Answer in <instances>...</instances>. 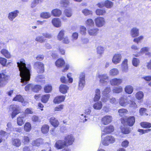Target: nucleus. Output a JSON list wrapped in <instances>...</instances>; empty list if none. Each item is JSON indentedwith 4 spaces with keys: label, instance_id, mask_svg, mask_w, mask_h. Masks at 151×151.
<instances>
[{
    "label": "nucleus",
    "instance_id": "nucleus-1",
    "mask_svg": "<svg viewBox=\"0 0 151 151\" xmlns=\"http://www.w3.org/2000/svg\"><path fill=\"white\" fill-rule=\"evenodd\" d=\"M17 66L20 71V75L21 77V82L22 83V86H24L27 83V81L30 79V70L31 69L30 66V67H26L25 63V60L22 59V61L17 63Z\"/></svg>",
    "mask_w": 151,
    "mask_h": 151
},
{
    "label": "nucleus",
    "instance_id": "nucleus-2",
    "mask_svg": "<svg viewBox=\"0 0 151 151\" xmlns=\"http://www.w3.org/2000/svg\"><path fill=\"white\" fill-rule=\"evenodd\" d=\"M120 121L122 124L132 127L135 122V118L134 116H125L124 118H121Z\"/></svg>",
    "mask_w": 151,
    "mask_h": 151
},
{
    "label": "nucleus",
    "instance_id": "nucleus-3",
    "mask_svg": "<svg viewBox=\"0 0 151 151\" xmlns=\"http://www.w3.org/2000/svg\"><path fill=\"white\" fill-rule=\"evenodd\" d=\"M33 68L38 73H42L45 72L44 65L42 62H35L34 64Z\"/></svg>",
    "mask_w": 151,
    "mask_h": 151
},
{
    "label": "nucleus",
    "instance_id": "nucleus-4",
    "mask_svg": "<svg viewBox=\"0 0 151 151\" xmlns=\"http://www.w3.org/2000/svg\"><path fill=\"white\" fill-rule=\"evenodd\" d=\"M9 76L3 73H0V88L4 86L8 83Z\"/></svg>",
    "mask_w": 151,
    "mask_h": 151
},
{
    "label": "nucleus",
    "instance_id": "nucleus-5",
    "mask_svg": "<svg viewBox=\"0 0 151 151\" xmlns=\"http://www.w3.org/2000/svg\"><path fill=\"white\" fill-rule=\"evenodd\" d=\"M85 74L84 73H81L79 75L78 88L80 90L83 89L85 84Z\"/></svg>",
    "mask_w": 151,
    "mask_h": 151
},
{
    "label": "nucleus",
    "instance_id": "nucleus-6",
    "mask_svg": "<svg viewBox=\"0 0 151 151\" xmlns=\"http://www.w3.org/2000/svg\"><path fill=\"white\" fill-rule=\"evenodd\" d=\"M74 137L71 134L66 136L64 138V142L66 147L72 145L74 142Z\"/></svg>",
    "mask_w": 151,
    "mask_h": 151
},
{
    "label": "nucleus",
    "instance_id": "nucleus-7",
    "mask_svg": "<svg viewBox=\"0 0 151 151\" xmlns=\"http://www.w3.org/2000/svg\"><path fill=\"white\" fill-rule=\"evenodd\" d=\"M115 141V138L112 136L106 137L102 141V144L104 145L107 146L109 143H113Z\"/></svg>",
    "mask_w": 151,
    "mask_h": 151
},
{
    "label": "nucleus",
    "instance_id": "nucleus-8",
    "mask_svg": "<svg viewBox=\"0 0 151 151\" xmlns=\"http://www.w3.org/2000/svg\"><path fill=\"white\" fill-rule=\"evenodd\" d=\"M96 26L99 27L103 26L105 24V21L104 18L101 17H99L95 19L94 20Z\"/></svg>",
    "mask_w": 151,
    "mask_h": 151
},
{
    "label": "nucleus",
    "instance_id": "nucleus-9",
    "mask_svg": "<svg viewBox=\"0 0 151 151\" xmlns=\"http://www.w3.org/2000/svg\"><path fill=\"white\" fill-rule=\"evenodd\" d=\"M12 112L11 114L12 118H14L17 114L21 112V109L18 106H14L12 107Z\"/></svg>",
    "mask_w": 151,
    "mask_h": 151
},
{
    "label": "nucleus",
    "instance_id": "nucleus-10",
    "mask_svg": "<svg viewBox=\"0 0 151 151\" xmlns=\"http://www.w3.org/2000/svg\"><path fill=\"white\" fill-rule=\"evenodd\" d=\"M98 77L99 79V81L102 84H107L109 80V77L107 74L99 75Z\"/></svg>",
    "mask_w": 151,
    "mask_h": 151
},
{
    "label": "nucleus",
    "instance_id": "nucleus-11",
    "mask_svg": "<svg viewBox=\"0 0 151 151\" xmlns=\"http://www.w3.org/2000/svg\"><path fill=\"white\" fill-rule=\"evenodd\" d=\"M112 118L111 116L106 115L103 116L101 119V122L104 125H107L112 121Z\"/></svg>",
    "mask_w": 151,
    "mask_h": 151
},
{
    "label": "nucleus",
    "instance_id": "nucleus-12",
    "mask_svg": "<svg viewBox=\"0 0 151 151\" xmlns=\"http://www.w3.org/2000/svg\"><path fill=\"white\" fill-rule=\"evenodd\" d=\"M123 81L122 78H115L111 79L110 81V83L112 86H119L122 83Z\"/></svg>",
    "mask_w": 151,
    "mask_h": 151
},
{
    "label": "nucleus",
    "instance_id": "nucleus-13",
    "mask_svg": "<svg viewBox=\"0 0 151 151\" xmlns=\"http://www.w3.org/2000/svg\"><path fill=\"white\" fill-rule=\"evenodd\" d=\"M122 55L120 54H115L112 59V62L115 64L119 63L121 60Z\"/></svg>",
    "mask_w": 151,
    "mask_h": 151
},
{
    "label": "nucleus",
    "instance_id": "nucleus-14",
    "mask_svg": "<svg viewBox=\"0 0 151 151\" xmlns=\"http://www.w3.org/2000/svg\"><path fill=\"white\" fill-rule=\"evenodd\" d=\"M149 48L147 47H145L142 48L140 50V51L138 53V54L135 55H133L136 57H138L140 53H143L146 52H147L146 53V55H148L150 56H151V53L149 52Z\"/></svg>",
    "mask_w": 151,
    "mask_h": 151
},
{
    "label": "nucleus",
    "instance_id": "nucleus-15",
    "mask_svg": "<svg viewBox=\"0 0 151 151\" xmlns=\"http://www.w3.org/2000/svg\"><path fill=\"white\" fill-rule=\"evenodd\" d=\"M49 122L50 124L54 127H57L60 124L58 120L53 116L51 117L49 119Z\"/></svg>",
    "mask_w": 151,
    "mask_h": 151
},
{
    "label": "nucleus",
    "instance_id": "nucleus-16",
    "mask_svg": "<svg viewBox=\"0 0 151 151\" xmlns=\"http://www.w3.org/2000/svg\"><path fill=\"white\" fill-rule=\"evenodd\" d=\"M55 147L58 149H61L66 147V146L63 140H59L56 142Z\"/></svg>",
    "mask_w": 151,
    "mask_h": 151
},
{
    "label": "nucleus",
    "instance_id": "nucleus-17",
    "mask_svg": "<svg viewBox=\"0 0 151 151\" xmlns=\"http://www.w3.org/2000/svg\"><path fill=\"white\" fill-rule=\"evenodd\" d=\"M55 64L57 68H62L64 66L65 62L63 59L60 58L57 60Z\"/></svg>",
    "mask_w": 151,
    "mask_h": 151
},
{
    "label": "nucleus",
    "instance_id": "nucleus-18",
    "mask_svg": "<svg viewBox=\"0 0 151 151\" xmlns=\"http://www.w3.org/2000/svg\"><path fill=\"white\" fill-rule=\"evenodd\" d=\"M65 99L64 96H58L55 97L53 99V102L55 104H58L63 101Z\"/></svg>",
    "mask_w": 151,
    "mask_h": 151
},
{
    "label": "nucleus",
    "instance_id": "nucleus-19",
    "mask_svg": "<svg viewBox=\"0 0 151 151\" xmlns=\"http://www.w3.org/2000/svg\"><path fill=\"white\" fill-rule=\"evenodd\" d=\"M43 139L41 138H39L32 141V145L33 146L39 147L44 143Z\"/></svg>",
    "mask_w": 151,
    "mask_h": 151
},
{
    "label": "nucleus",
    "instance_id": "nucleus-20",
    "mask_svg": "<svg viewBox=\"0 0 151 151\" xmlns=\"http://www.w3.org/2000/svg\"><path fill=\"white\" fill-rule=\"evenodd\" d=\"M130 35L132 37L138 36L139 35V29L136 27H133L130 30Z\"/></svg>",
    "mask_w": 151,
    "mask_h": 151
},
{
    "label": "nucleus",
    "instance_id": "nucleus-21",
    "mask_svg": "<svg viewBox=\"0 0 151 151\" xmlns=\"http://www.w3.org/2000/svg\"><path fill=\"white\" fill-rule=\"evenodd\" d=\"M52 23L54 27L57 28L60 27L61 26V22L58 18H55L53 19Z\"/></svg>",
    "mask_w": 151,
    "mask_h": 151
},
{
    "label": "nucleus",
    "instance_id": "nucleus-22",
    "mask_svg": "<svg viewBox=\"0 0 151 151\" xmlns=\"http://www.w3.org/2000/svg\"><path fill=\"white\" fill-rule=\"evenodd\" d=\"M129 101L127 98H125L124 96L121 97L119 99V103L120 105L123 106L127 105L129 103Z\"/></svg>",
    "mask_w": 151,
    "mask_h": 151
},
{
    "label": "nucleus",
    "instance_id": "nucleus-23",
    "mask_svg": "<svg viewBox=\"0 0 151 151\" xmlns=\"http://www.w3.org/2000/svg\"><path fill=\"white\" fill-rule=\"evenodd\" d=\"M114 130L113 126L110 125L105 127L104 129L103 132L105 134H109L113 132Z\"/></svg>",
    "mask_w": 151,
    "mask_h": 151
},
{
    "label": "nucleus",
    "instance_id": "nucleus-24",
    "mask_svg": "<svg viewBox=\"0 0 151 151\" xmlns=\"http://www.w3.org/2000/svg\"><path fill=\"white\" fill-rule=\"evenodd\" d=\"M99 29L96 28L90 29L88 30L89 35L92 36H96L99 33Z\"/></svg>",
    "mask_w": 151,
    "mask_h": 151
},
{
    "label": "nucleus",
    "instance_id": "nucleus-25",
    "mask_svg": "<svg viewBox=\"0 0 151 151\" xmlns=\"http://www.w3.org/2000/svg\"><path fill=\"white\" fill-rule=\"evenodd\" d=\"M19 11L18 10H15L13 12H10L9 14L8 18L11 21H12L18 16Z\"/></svg>",
    "mask_w": 151,
    "mask_h": 151
},
{
    "label": "nucleus",
    "instance_id": "nucleus-26",
    "mask_svg": "<svg viewBox=\"0 0 151 151\" xmlns=\"http://www.w3.org/2000/svg\"><path fill=\"white\" fill-rule=\"evenodd\" d=\"M69 87L65 84H61L59 87V91L63 94H65L69 89Z\"/></svg>",
    "mask_w": 151,
    "mask_h": 151
},
{
    "label": "nucleus",
    "instance_id": "nucleus-27",
    "mask_svg": "<svg viewBox=\"0 0 151 151\" xmlns=\"http://www.w3.org/2000/svg\"><path fill=\"white\" fill-rule=\"evenodd\" d=\"M13 101H18L23 103L24 104H26L27 102L24 101V99L22 96L20 94L17 95L13 99Z\"/></svg>",
    "mask_w": 151,
    "mask_h": 151
},
{
    "label": "nucleus",
    "instance_id": "nucleus-28",
    "mask_svg": "<svg viewBox=\"0 0 151 151\" xmlns=\"http://www.w3.org/2000/svg\"><path fill=\"white\" fill-rule=\"evenodd\" d=\"M12 144L17 147L20 146L22 144L21 140L19 138H14L12 139Z\"/></svg>",
    "mask_w": 151,
    "mask_h": 151
},
{
    "label": "nucleus",
    "instance_id": "nucleus-29",
    "mask_svg": "<svg viewBox=\"0 0 151 151\" xmlns=\"http://www.w3.org/2000/svg\"><path fill=\"white\" fill-rule=\"evenodd\" d=\"M128 60L127 59H125L123 61L121 66L122 71L124 72H127L128 70Z\"/></svg>",
    "mask_w": 151,
    "mask_h": 151
},
{
    "label": "nucleus",
    "instance_id": "nucleus-30",
    "mask_svg": "<svg viewBox=\"0 0 151 151\" xmlns=\"http://www.w3.org/2000/svg\"><path fill=\"white\" fill-rule=\"evenodd\" d=\"M50 127L47 124H44L43 125L41 128V131L43 134H47L49 132Z\"/></svg>",
    "mask_w": 151,
    "mask_h": 151
},
{
    "label": "nucleus",
    "instance_id": "nucleus-31",
    "mask_svg": "<svg viewBox=\"0 0 151 151\" xmlns=\"http://www.w3.org/2000/svg\"><path fill=\"white\" fill-rule=\"evenodd\" d=\"M101 92L99 89H96L95 90V94L93 99V101L96 102L98 101L101 98Z\"/></svg>",
    "mask_w": 151,
    "mask_h": 151
},
{
    "label": "nucleus",
    "instance_id": "nucleus-32",
    "mask_svg": "<svg viewBox=\"0 0 151 151\" xmlns=\"http://www.w3.org/2000/svg\"><path fill=\"white\" fill-rule=\"evenodd\" d=\"M50 97V94H47L43 95L41 97V101L43 103H46L48 101Z\"/></svg>",
    "mask_w": 151,
    "mask_h": 151
},
{
    "label": "nucleus",
    "instance_id": "nucleus-33",
    "mask_svg": "<svg viewBox=\"0 0 151 151\" xmlns=\"http://www.w3.org/2000/svg\"><path fill=\"white\" fill-rule=\"evenodd\" d=\"M51 14L53 16L58 17L61 15L62 12L59 9H55L52 11Z\"/></svg>",
    "mask_w": 151,
    "mask_h": 151
},
{
    "label": "nucleus",
    "instance_id": "nucleus-34",
    "mask_svg": "<svg viewBox=\"0 0 151 151\" xmlns=\"http://www.w3.org/2000/svg\"><path fill=\"white\" fill-rule=\"evenodd\" d=\"M140 126L144 128H150L151 127V123L147 122H143L140 123Z\"/></svg>",
    "mask_w": 151,
    "mask_h": 151
},
{
    "label": "nucleus",
    "instance_id": "nucleus-35",
    "mask_svg": "<svg viewBox=\"0 0 151 151\" xmlns=\"http://www.w3.org/2000/svg\"><path fill=\"white\" fill-rule=\"evenodd\" d=\"M44 91L45 93H48L52 90V87L51 84H48L45 85L44 87Z\"/></svg>",
    "mask_w": 151,
    "mask_h": 151
},
{
    "label": "nucleus",
    "instance_id": "nucleus-36",
    "mask_svg": "<svg viewBox=\"0 0 151 151\" xmlns=\"http://www.w3.org/2000/svg\"><path fill=\"white\" fill-rule=\"evenodd\" d=\"M42 88V86L40 85H32V91L35 92L37 93L40 91Z\"/></svg>",
    "mask_w": 151,
    "mask_h": 151
},
{
    "label": "nucleus",
    "instance_id": "nucleus-37",
    "mask_svg": "<svg viewBox=\"0 0 151 151\" xmlns=\"http://www.w3.org/2000/svg\"><path fill=\"white\" fill-rule=\"evenodd\" d=\"M25 117V116H19L17 118V123L18 125L20 126H22L24 123L23 119Z\"/></svg>",
    "mask_w": 151,
    "mask_h": 151
},
{
    "label": "nucleus",
    "instance_id": "nucleus-38",
    "mask_svg": "<svg viewBox=\"0 0 151 151\" xmlns=\"http://www.w3.org/2000/svg\"><path fill=\"white\" fill-rule=\"evenodd\" d=\"M1 52L6 58H11V55L7 50L5 49H3L1 50Z\"/></svg>",
    "mask_w": 151,
    "mask_h": 151
},
{
    "label": "nucleus",
    "instance_id": "nucleus-39",
    "mask_svg": "<svg viewBox=\"0 0 151 151\" xmlns=\"http://www.w3.org/2000/svg\"><path fill=\"white\" fill-rule=\"evenodd\" d=\"M24 129L26 132H30L32 129L31 124L29 122H27L24 125Z\"/></svg>",
    "mask_w": 151,
    "mask_h": 151
},
{
    "label": "nucleus",
    "instance_id": "nucleus-40",
    "mask_svg": "<svg viewBox=\"0 0 151 151\" xmlns=\"http://www.w3.org/2000/svg\"><path fill=\"white\" fill-rule=\"evenodd\" d=\"M124 91L126 93L128 94H131L133 91V87L130 85L126 86L124 88Z\"/></svg>",
    "mask_w": 151,
    "mask_h": 151
},
{
    "label": "nucleus",
    "instance_id": "nucleus-41",
    "mask_svg": "<svg viewBox=\"0 0 151 151\" xmlns=\"http://www.w3.org/2000/svg\"><path fill=\"white\" fill-rule=\"evenodd\" d=\"M65 31L64 29L61 30L59 32L57 35L58 39L59 41H61L63 39L65 35Z\"/></svg>",
    "mask_w": 151,
    "mask_h": 151
},
{
    "label": "nucleus",
    "instance_id": "nucleus-42",
    "mask_svg": "<svg viewBox=\"0 0 151 151\" xmlns=\"http://www.w3.org/2000/svg\"><path fill=\"white\" fill-rule=\"evenodd\" d=\"M120 130L122 133L124 134H129L130 131L129 128L127 127H121Z\"/></svg>",
    "mask_w": 151,
    "mask_h": 151
},
{
    "label": "nucleus",
    "instance_id": "nucleus-43",
    "mask_svg": "<svg viewBox=\"0 0 151 151\" xmlns=\"http://www.w3.org/2000/svg\"><path fill=\"white\" fill-rule=\"evenodd\" d=\"M102 107V103L100 101L95 103L93 105V107L95 109L100 110L101 109Z\"/></svg>",
    "mask_w": 151,
    "mask_h": 151
},
{
    "label": "nucleus",
    "instance_id": "nucleus-44",
    "mask_svg": "<svg viewBox=\"0 0 151 151\" xmlns=\"http://www.w3.org/2000/svg\"><path fill=\"white\" fill-rule=\"evenodd\" d=\"M96 14L97 15H103L105 14L106 11L104 9H97L95 11Z\"/></svg>",
    "mask_w": 151,
    "mask_h": 151
},
{
    "label": "nucleus",
    "instance_id": "nucleus-45",
    "mask_svg": "<svg viewBox=\"0 0 151 151\" xmlns=\"http://www.w3.org/2000/svg\"><path fill=\"white\" fill-rule=\"evenodd\" d=\"M104 47L101 46H98L96 48V52L98 54L101 56L104 53Z\"/></svg>",
    "mask_w": 151,
    "mask_h": 151
},
{
    "label": "nucleus",
    "instance_id": "nucleus-46",
    "mask_svg": "<svg viewBox=\"0 0 151 151\" xmlns=\"http://www.w3.org/2000/svg\"><path fill=\"white\" fill-rule=\"evenodd\" d=\"M147 109L145 108H141L139 109V113L141 116H148V114L147 113Z\"/></svg>",
    "mask_w": 151,
    "mask_h": 151
},
{
    "label": "nucleus",
    "instance_id": "nucleus-47",
    "mask_svg": "<svg viewBox=\"0 0 151 151\" xmlns=\"http://www.w3.org/2000/svg\"><path fill=\"white\" fill-rule=\"evenodd\" d=\"M60 4L65 7H67L70 5V0H61Z\"/></svg>",
    "mask_w": 151,
    "mask_h": 151
},
{
    "label": "nucleus",
    "instance_id": "nucleus-48",
    "mask_svg": "<svg viewBox=\"0 0 151 151\" xmlns=\"http://www.w3.org/2000/svg\"><path fill=\"white\" fill-rule=\"evenodd\" d=\"M119 73V71L116 68H113L111 70L109 71V75L112 76H116Z\"/></svg>",
    "mask_w": 151,
    "mask_h": 151
},
{
    "label": "nucleus",
    "instance_id": "nucleus-49",
    "mask_svg": "<svg viewBox=\"0 0 151 151\" xmlns=\"http://www.w3.org/2000/svg\"><path fill=\"white\" fill-rule=\"evenodd\" d=\"M65 15L68 17H70L72 15V10L71 9H66L64 11Z\"/></svg>",
    "mask_w": 151,
    "mask_h": 151
},
{
    "label": "nucleus",
    "instance_id": "nucleus-50",
    "mask_svg": "<svg viewBox=\"0 0 151 151\" xmlns=\"http://www.w3.org/2000/svg\"><path fill=\"white\" fill-rule=\"evenodd\" d=\"M104 4V6L107 8H110L113 5L112 2L108 0L105 1Z\"/></svg>",
    "mask_w": 151,
    "mask_h": 151
},
{
    "label": "nucleus",
    "instance_id": "nucleus-51",
    "mask_svg": "<svg viewBox=\"0 0 151 151\" xmlns=\"http://www.w3.org/2000/svg\"><path fill=\"white\" fill-rule=\"evenodd\" d=\"M40 16L44 19H47L50 17V15L48 12H43L40 14Z\"/></svg>",
    "mask_w": 151,
    "mask_h": 151
},
{
    "label": "nucleus",
    "instance_id": "nucleus-52",
    "mask_svg": "<svg viewBox=\"0 0 151 151\" xmlns=\"http://www.w3.org/2000/svg\"><path fill=\"white\" fill-rule=\"evenodd\" d=\"M151 131V129H138L137 131L139 133L140 135H142L146 133H148V132Z\"/></svg>",
    "mask_w": 151,
    "mask_h": 151
},
{
    "label": "nucleus",
    "instance_id": "nucleus-53",
    "mask_svg": "<svg viewBox=\"0 0 151 151\" xmlns=\"http://www.w3.org/2000/svg\"><path fill=\"white\" fill-rule=\"evenodd\" d=\"M94 22L91 19H88L86 22V24L87 26L93 27L94 26Z\"/></svg>",
    "mask_w": 151,
    "mask_h": 151
},
{
    "label": "nucleus",
    "instance_id": "nucleus-54",
    "mask_svg": "<svg viewBox=\"0 0 151 151\" xmlns=\"http://www.w3.org/2000/svg\"><path fill=\"white\" fill-rule=\"evenodd\" d=\"M82 12L85 16L92 14V12L88 9H85L82 10Z\"/></svg>",
    "mask_w": 151,
    "mask_h": 151
},
{
    "label": "nucleus",
    "instance_id": "nucleus-55",
    "mask_svg": "<svg viewBox=\"0 0 151 151\" xmlns=\"http://www.w3.org/2000/svg\"><path fill=\"white\" fill-rule=\"evenodd\" d=\"M31 119L33 122H41V120L39 117L35 115L32 116L31 117Z\"/></svg>",
    "mask_w": 151,
    "mask_h": 151
},
{
    "label": "nucleus",
    "instance_id": "nucleus-56",
    "mask_svg": "<svg viewBox=\"0 0 151 151\" xmlns=\"http://www.w3.org/2000/svg\"><path fill=\"white\" fill-rule=\"evenodd\" d=\"M132 62L133 65L135 67L138 66L139 63V59L135 58H133Z\"/></svg>",
    "mask_w": 151,
    "mask_h": 151
},
{
    "label": "nucleus",
    "instance_id": "nucleus-57",
    "mask_svg": "<svg viewBox=\"0 0 151 151\" xmlns=\"http://www.w3.org/2000/svg\"><path fill=\"white\" fill-rule=\"evenodd\" d=\"M33 113L32 109V108H27L25 110L23 114V115L26 116L27 114H31Z\"/></svg>",
    "mask_w": 151,
    "mask_h": 151
},
{
    "label": "nucleus",
    "instance_id": "nucleus-58",
    "mask_svg": "<svg viewBox=\"0 0 151 151\" xmlns=\"http://www.w3.org/2000/svg\"><path fill=\"white\" fill-rule=\"evenodd\" d=\"M144 96L143 93L142 91H139L135 95V97L138 100H140L143 98Z\"/></svg>",
    "mask_w": 151,
    "mask_h": 151
},
{
    "label": "nucleus",
    "instance_id": "nucleus-59",
    "mask_svg": "<svg viewBox=\"0 0 151 151\" xmlns=\"http://www.w3.org/2000/svg\"><path fill=\"white\" fill-rule=\"evenodd\" d=\"M122 88L121 86L114 88L113 89V91L114 93H118L121 92L122 91Z\"/></svg>",
    "mask_w": 151,
    "mask_h": 151
},
{
    "label": "nucleus",
    "instance_id": "nucleus-60",
    "mask_svg": "<svg viewBox=\"0 0 151 151\" xmlns=\"http://www.w3.org/2000/svg\"><path fill=\"white\" fill-rule=\"evenodd\" d=\"M111 91V88L110 87H106L102 92L103 95L106 96L109 94Z\"/></svg>",
    "mask_w": 151,
    "mask_h": 151
},
{
    "label": "nucleus",
    "instance_id": "nucleus-61",
    "mask_svg": "<svg viewBox=\"0 0 151 151\" xmlns=\"http://www.w3.org/2000/svg\"><path fill=\"white\" fill-rule=\"evenodd\" d=\"M64 107V105L63 104H61L55 107L54 108V111H61Z\"/></svg>",
    "mask_w": 151,
    "mask_h": 151
},
{
    "label": "nucleus",
    "instance_id": "nucleus-62",
    "mask_svg": "<svg viewBox=\"0 0 151 151\" xmlns=\"http://www.w3.org/2000/svg\"><path fill=\"white\" fill-rule=\"evenodd\" d=\"M30 138L27 136H24L22 139V142L24 145L27 144L29 142Z\"/></svg>",
    "mask_w": 151,
    "mask_h": 151
},
{
    "label": "nucleus",
    "instance_id": "nucleus-63",
    "mask_svg": "<svg viewBox=\"0 0 151 151\" xmlns=\"http://www.w3.org/2000/svg\"><path fill=\"white\" fill-rule=\"evenodd\" d=\"M143 36L142 35H141L137 38H134L133 40V41L134 42H136L138 44L139 42H140L141 41L143 40Z\"/></svg>",
    "mask_w": 151,
    "mask_h": 151
},
{
    "label": "nucleus",
    "instance_id": "nucleus-64",
    "mask_svg": "<svg viewBox=\"0 0 151 151\" xmlns=\"http://www.w3.org/2000/svg\"><path fill=\"white\" fill-rule=\"evenodd\" d=\"M80 32L82 35H86V28L83 26H81L80 27Z\"/></svg>",
    "mask_w": 151,
    "mask_h": 151
}]
</instances>
